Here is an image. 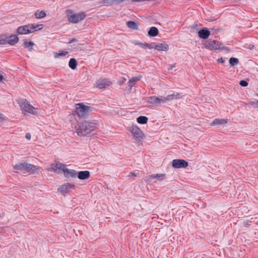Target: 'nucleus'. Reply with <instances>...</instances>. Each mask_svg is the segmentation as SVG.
<instances>
[{
	"label": "nucleus",
	"instance_id": "nucleus-1",
	"mask_svg": "<svg viewBox=\"0 0 258 258\" xmlns=\"http://www.w3.org/2000/svg\"><path fill=\"white\" fill-rule=\"evenodd\" d=\"M97 125L96 122L87 121L78 122L75 126L76 132L79 136H85L93 131Z\"/></svg>",
	"mask_w": 258,
	"mask_h": 258
},
{
	"label": "nucleus",
	"instance_id": "nucleus-2",
	"mask_svg": "<svg viewBox=\"0 0 258 258\" xmlns=\"http://www.w3.org/2000/svg\"><path fill=\"white\" fill-rule=\"evenodd\" d=\"M20 109L25 115L28 114L36 115L38 113V108L33 106L26 99H21L19 100Z\"/></svg>",
	"mask_w": 258,
	"mask_h": 258
},
{
	"label": "nucleus",
	"instance_id": "nucleus-3",
	"mask_svg": "<svg viewBox=\"0 0 258 258\" xmlns=\"http://www.w3.org/2000/svg\"><path fill=\"white\" fill-rule=\"evenodd\" d=\"M42 28V24H29L19 27L17 28V32L20 35L28 34L34 32L37 30H41Z\"/></svg>",
	"mask_w": 258,
	"mask_h": 258
},
{
	"label": "nucleus",
	"instance_id": "nucleus-4",
	"mask_svg": "<svg viewBox=\"0 0 258 258\" xmlns=\"http://www.w3.org/2000/svg\"><path fill=\"white\" fill-rule=\"evenodd\" d=\"M92 111V108L90 106L80 103L76 104L74 114L80 117H85Z\"/></svg>",
	"mask_w": 258,
	"mask_h": 258
},
{
	"label": "nucleus",
	"instance_id": "nucleus-5",
	"mask_svg": "<svg viewBox=\"0 0 258 258\" xmlns=\"http://www.w3.org/2000/svg\"><path fill=\"white\" fill-rule=\"evenodd\" d=\"M128 130L131 132L134 139L137 142H141L145 138L143 132L136 124H132L130 127H128Z\"/></svg>",
	"mask_w": 258,
	"mask_h": 258
},
{
	"label": "nucleus",
	"instance_id": "nucleus-6",
	"mask_svg": "<svg viewBox=\"0 0 258 258\" xmlns=\"http://www.w3.org/2000/svg\"><path fill=\"white\" fill-rule=\"evenodd\" d=\"M204 46L206 48L210 50L225 49L226 48L222 43L217 40H209L204 44Z\"/></svg>",
	"mask_w": 258,
	"mask_h": 258
},
{
	"label": "nucleus",
	"instance_id": "nucleus-7",
	"mask_svg": "<svg viewBox=\"0 0 258 258\" xmlns=\"http://www.w3.org/2000/svg\"><path fill=\"white\" fill-rule=\"evenodd\" d=\"M86 15L84 13L74 14L72 12H69L68 14V20L73 23H77L85 18Z\"/></svg>",
	"mask_w": 258,
	"mask_h": 258
},
{
	"label": "nucleus",
	"instance_id": "nucleus-8",
	"mask_svg": "<svg viewBox=\"0 0 258 258\" xmlns=\"http://www.w3.org/2000/svg\"><path fill=\"white\" fill-rule=\"evenodd\" d=\"M146 100L150 106L158 105L163 103L162 96L157 97L152 96L147 98Z\"/></svg>",
	"mask_w": 258,
	"mask_h": 258
},
{
	"label": "nucleus",
	"instance_id": "nucleus-9",
	"mask_svg": "<svg viewBox=\"0 0 258 258\" xmlns=\"http://www.w3.org/2000/svg\"><path fill=\"white\" fill-rule=\"evenodd\" d=\"M172 166L175 168H186L188 166V162L182 159H174L172 162Z\"/></svg>",
	"mask_w": 258,
	"mask_h": 258
},
{
	"label": "nucleus",
	"instance_id": "nucleus-10",
	"mask_svg": "<svg viewBox=\"0 0 258 258\" xmlns=\"http://www.w3.org/2000/svg\"><path fill=\"white\" fill-rule=\"evenodd\" d=\"M66 165L57 162L55 164H52L50 168L48 170H53L56 173H59L61 171L63 172Z\"/></svg>",
	"mask_w": 258,
	"mask_h": 258
},
{
	"label": "nucleus",
	"instance_id": "nucleus-11",
	"mask_svg": "<svg viewBox=\"0 0 258 258\" xmlns=\"http://www.w3.org/2000/svg\"><path fill=\"white\" fill-rule=\"evenodd\" d=\"M74 187V184L70 183H67L60 186L58 188V191L64 194L69 192Z\"/></svg>",
	"mask_w": 258,
	"mask_h": 258
},
{
	"label": "nucleus",
	"instance_id": "nucleus-12",
	"mask_svg": "<svg viewBox=\"0 0 258 258\" xmlns=\"http://www.w3.org/2000/svg\"><path fill=\"white\" fill-rule=\"evenodd\" d=\"M111 85V82L107 79L98 80L96 83V86L100 89H103Z\"/></svg>",
	"mask_w": 258,
	"mask_h": 258
},
{
	"label": "nucleus",
	"instance_id": "nucleus-13",
	"mask_svg": "<svg viewBox=\"0 0 258 258\" xmlns=\"http://www.w3.org/2000/svg\"><path fill=\"white\" fill-rule=\"evenodd\" d=\"M26 170L29 172H31L33 174L38 173L40 171V167L35 166L33 164L27 163L26 165Z\"/></svg>",
	"mask_w": 258,
	"mask_h": 258
},
{
	"label": "nucleus",
	"instance_id": "nucleus-14",
	"mask_svg": "<svg viewBox=\"0 0 258 258\" xmlns=\"http://www.w3.org/2000/svg\"><path fill=\"white\" fill-rule=\"evenodd\" d=\"M168 47V45L165 42L155 43V49L158 51H167Z\"/></svg>",
	"mask_w": 258,
	"mask_h": 258
},
{
	"label": "nucleus",
	"instance_id": "nucleus-15",
	"mask_svg": "<svg viewBox=\"0 0 258 258\" xmlns=\"http://www.w3.org/2000/svg\"><path fill=\"white\" fill-rule=\"evenodd\" d=\"M63 172L65 176L67 177L75 178L77 177V172L75 170L72 169H69L66 168V166H65Z\"/></svg>",
	"mask_w": 258,
	"mask_h": 258
},
{
	"label": "nucleus",
	"instance_id": "nucleus-16",
	"mask_svg": "<svg viewBox=\"0 0 258 258\" xmlns=\"http://www.w3.org/2000/svg\"><path fill=\"white\" fill-rule=\"evenodd\" d=\"M77 176L79 179L81 180H85L87 179L90 177V174L89 171H82L79 172Z\"/></svg>",
	"mask_w": 258,
	"mask_h": 258
},
{
	"label": "nucleus",
	"instance_id": "nucleus-17",
	"mask_svg": "<svg viewBox=\"0 0 258 258\" xmlns=\"http://www.w3.org/2000/svg\"><path fill=\"white\" fill-rule=\"evenodd\" d=\"M210 35V32L206 28L202 29L198 32L199 37L202 39H207Z\"/></svg>",
	"mask_w": 258,
	"mask_h": 258
},
{
	"label": "nucleus",
	"instance_id": "nucleus-18",
	"mask_svg": "<svg viewBox=\"0 0 258 258\" xmlns=\"http://www.w3.org/2000/svg\"><path fill=\"white\" fill-rule=\"evenodd\" d=\"M142 77V75L132 77L128 82V85L130 89H131L136 83L141 79Z\"/></svg>",
	"mask_w": 258,
	"mask_h": 258
},
{
	"label": "nucleus",
	"instance_id": "nucleus-19",
	"mask_svg": "<svg viewBox=\"0 0 258 258\" xmlns=\"http://www.w3.org/2000/svg\"><path fill=\"white\" fill-rule=\"evenodd\" d=\"M8 44L11 45H14L19 41V38L16 35H12L7 37Z\"/></svg>",
	"mask_w": 258,
	"mask_h": 258
},
{
	"label": "nucleus",
	"instance_id": "nucleus-20",
	"mask_svg": "<svg viewBox=\"0 0 258 258\" xmlns=\"http://www.w3.org/2000/svg\"><path fill=\"white\" fill-rule=\"evenodd\" d=\"M165 174L157 173L150 175L148 176L149 178H156L158 180L161 181L165 178Z\"/></svg>",
	"mask_w": 258,
	"mask_h": 258
},
{
	"label": "nucleus",
	"instance_id": "nucleus-21",
	"mask_svg": "<svg viewBox=\"0 0 258 258\" xmlns=\"http://www.w3.org/2000/svg\"><path fill=\"white\" fill-rule=\"evenodd\" d=\"M228 120L227 119H215L212 123V125L225 124L227 123Z\"/></svg>",
	"mask_w": 258,
	"mask_h": 258
},
{
	"label": "nucleus",
	"instance_id": "nucleus-22",
	"mask_svg": "<svg viewBox=\"0 0 258 258\" xmlns=\"http://www.w3.org/2000/svg\"><path fill=\"white\" fill-rule=\"evenodd\" d=\"M27 163H20L13 166L14 168L16 170H26Z\"/></svg>",
	"mask_w": 258,
	"mask_h": 258
},
{
	"label": "nucleus",
	"instance_id": "nucleus-23",
	"mask_svg": "<svg viewBox=\"0 0 258 258\" xmlns=\"http://www.w3.org/2000/svg\"><path fill=\"white\" fill-rule=\"evenodd\" d=\"M126 26L128 28L133 30H137L138 29V23L134 21H128L126 23Z\"/></svg>",
	"mask_w": 258,
	"mask_h": 258
},
{
	"label": "nucleus",
	"instance_id": "nucleus-24",
	"mask_svg": "<svg viewBox=\"0 0 258 258\" xmlns=\"http://www.w3.org/2000/svg\"><path fill=\"white\" fill-rule=\"evenodd\" d=\"M158 30L155 27H152L148 32V35L150 36L154 37L158 35Z\"/></svg>",
	"mask_w": 258,
	"mask_h": 258
},
{
	"label": "nucleus",
	"instance_id": "nucleus-25",
	"mask_svg": "<svg viewBox=\"0 0 258 258\" xmlns=\"http://www.w3.org/2000/svg\"><path fill=\"white\" fill-rule=\"evenodd\" d=\"M34 15L37 19L43 18L46 16V13L44 11H40L37 10L36 11Z\"/></svg>",
	"mask_w": 258,
	"mask_h": 258
},
{
	"label": "nucleus",
	"instance_id": "nucleus-26",
	"mask_svg": "<svg viewBox=\"0 0 258 258\" xmlns=\"http://www.w3.org/2000/svg\"><path fill=\"white\" fill-rule=\"evenodd\" d=\"M77 62L75 58H71L70 60L69 66L70 68L73 70H75L77 68Z\"/></svg>",
	"mask_w": 258,
	"mask_h": 258
},
{
	"label": "nucleus",
	"instance_id": "nucleus-27",
	"mask_svg": "<svg viewBox=\"0 0 258 258\" xmlns=\"http://www.w3.org/2000/svg\"><path fill=\"white\" fill-rule=\"evenodd\" d=\"M34 45V44L31 41H29L27 40H24V45L25 47L29 48V50H31L32 49V47Z\"/></svg>",
	"mask_w": 258,
	"mask_h": 258
},
{
	"label": "nucleus",
	"instance_id": "nucleus-28",
	"mask_svg": "<svg viewBox=\"0 0 258 258\" xmlns=\"http://www.w3.org/2000/svg\"><path fill=\"white\" fill-rule=\"evenodd\" d=\"M137 120L139 123L145 124L147 122L148 119L146 116H140L137 118Z\"/></svg>",
	"mask_w": 258,
	"mask_h": 258
},
{
	"label": "nucleus",
	"instance_id": "nucleus-29",
	"mask_svg": "<svg viewBox=\"0 0 258 258\" xmlns=\"http://www.w3.org/2000/svg\"><path fill=\"white\" fill-rule=\"evenodd\" d=\"M239 62V60L237 58L231 57L229 59V63L232 67L237 65Z\"/></svg>",
	"mask_w": 258,
	"mask_h": 258
},
{
	"label": "nucleus",
	"instance_id": "nucleus-30",
	"mask_svg": "<svg viewBox=\"0 0 258 258\" xmlns=\"http://www.w3.org/2000/svg\"><path fill=\"white\" fill-rule=\"evenodd\" d=\"M7 37L4 35L0 36V44L5 45L8 44Z\"/></svg>",
	"mask_w": 258,
	"mask_h": 258
},
{
	"label": "nucleus",
	"instance_id": "nucleus-31",
	"mask_svg": "<svg viewBox=\"0 0 258 258\" xmlns=\"http://www.w3.org/2000/svg\"><path fill=\"white\" fill-rule=\"evenodd\" d=\"M174 99V95H168L166 97H162V100L163 103L166 102L168 101H170L171 100H172Z\"/></svg>",
	"mask_w": 258,
	"mask_h": 258
},
{
	"label": "nucleus",
	"instance_id": "nucleus-32",
	"mask_svg": "<svg viewBox=\"0 0 258 258\" xmlns=\"http://www.w3.org/2000/svg\"><path fill=\"white\" fill-rule=\"evenodd\" d=\"M68 54V51H60L58 53H56L54 55L55 57H58L59 56H63Z\"/></svg>",
	"mask_w": 258,
	"mask_h": 258
},
{
	"label": "nucleus",
	"instance_id": "nucleus-33",
	"mask_svg": "<svg viewBox=\"0 0 258 258\" xmlns=\"http://www.w3.org/2000/svg\"><path fill=\"white\" fill-rule=\"evenodd\" d=\"M144 45H145L146 48H148L149 49H152V48L155 49V43H151L150 44L144 43Z\"/></svg>",
	"mask_w": 258,
	"mask_h": 258
},
{
	"label": "nucleus",
	"instance_id": "nucleus-34",
	"mask_svg": "<svg viewBox=\"0 0 258 258\" xmlns=\"http://www.w3.org/2000/svg\"><path fill=\"white\" fill-rule=\"evenodd\" d=\"M240 85L243 87H246L248 85V83L244 80H241L239 82Z\"/></svg>",
	"mask_w": 258,
	"mask_h": 258
},
{
	"label": "nucleus",
	"instance_id": "nucleus-35",
	"mask_svg": "<svg viewBox=\"0 0 258 258\" xmlns=\"http://www.w3.org/2000/svg\"><path fill=\"white\" fill-rule=\"evenodd\" d=\"M172 95H174V98L179 99V98H180L181 97V95L179 93H177L176 94H173Z\"/></svg>",
	"mask_w": 258,
	"mask_h": 258
},
{
	"label": "nucleus",
	"instance_id": "nucleus-36",
	"mask_svg": "<svg viewBox=\"0 0 258 258\" xmlns=\"http://www.w3.org/2000/svg\"><path fill=\"white\" fill-rule=\"evenodd\" d=\"M5 120V118L4 115L2 113H0V123L3 122Z\"/></svg>",
	"mask_w": 258,
	"mask_h": 258
},
{
	"label": "nucleus",
	"instance_id": "nucleus-37",
	"mask_svg": "<svg viewBox=\"0 0 258 258\" xmlns=\"http://www.w3.org/2000/svg\"><path fill=\"white\" fill-rule=\"evenodd\" d=\"M250 104L252 105H258V100L256 101L251 102Z\"/></svg>",
	"mask_w": 258,
	"mask_h": 258
},
{
	"label": "nucleus",
	"instance_id": "nucleus-38",
	"mask_svg": "<svg viewBox=\"0 0 258 258\" xmlns=\"http://www.w3.org/2000/svg\"><path fill=\"white\" fill-rule=\"evenodd\" d=\"M25 137H26V138L27 139H28L29 140H30V139H31V135H30V133H27L26 134Z\"/></svg>",
	"mask_w": 258,
	"mask_h": 258
},
{
	"label": "nucleus",
	"instance_id": "nucleus-39",
	"mask_svg": "<svg viewBox=\"0 0 258 258\" xmlns=\"http://www.w3.org/2000/svg\"><path fill=\"white\" fill-rule=\"evenodd\" d=\"M218 61L219 63H224L225 61H224V59L222 57H221L218 59Z\"/></svg>",
	"mask_w": 258,
	"mask_h": 258
},
{
	"label": "nucleus",
	"instance_id": "nucleus-40",
	"mask_svg": "<svg viewBox=\"0 0 258 258\" xmlns=\"http://www.w3.org/2000/svg\"><path fill=\"white\" fill-rule=\"evenodd\" d=\"M125 81H126V79H125L124 78H121V80L119 83V84L121 85V84H123Z\"/></svg>",
	"mask_w": 258,
	"mask_h": 258
},
{
	"label": "nucleus",
	"instance_id": "nucleus-41",
	"mask_svg": "<svg viewBox=\"0 0 258 258\" xmlns=\"http://www.w3.org/2000/svg\"><path fill=\"white\" fill-rule=\"evenodd\" d=\"M136 44L140 46L141 47H145L144 44L142 43H136Z\"/></svg>",
	"mask_w": 258,
	"mask_h": 258
},
{
	"label": "nucleus",
	"instance_id": "nucleus-42",
	"mask_svg": "<svg viewBox=\"0 0 258 258\" xmlns=\"http://www.w3.org/2000/svg\"><path fill=\"white\" fill-rule=\"evenodd\" d=\"M75 41H76V40L75 39H73L70 40L69 42V43H72Z\"/></svg>",
	"mask_w": 258,
	"mask_h": 258
},
{
	"label": "nucleus",
	"instance_id": "nucleus-43",
	"mask_svg": "<svg viewBox=\"0 0 258 258\" xmlns=\"http://www.w3.org/2000/svg\"><path fill=\"white\" fill-rule=\"evenodd\" d=\"M4 79L3 76L0 74V82L2 81Z\"/></svg>",
	"mask_w": 258,
	"mask_h": 258
},
{
	"label": "nucleus",
	"instance_id": "nucleus-44",
	"mask_svg": "<svg viewBox=\"0 0 258 258\" xmlns=\"http://www.w3.org/2000/svg\"><path fill=\"white\" fill-rule=\"evenodd\" d=\"M132 175L135 176V174L134 173H132Z\"/></svg>",
	"mask_w": 258,
	"mask_h": 258
}]
</instances>
